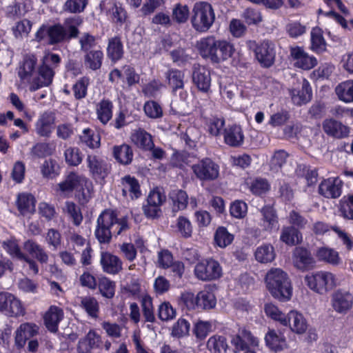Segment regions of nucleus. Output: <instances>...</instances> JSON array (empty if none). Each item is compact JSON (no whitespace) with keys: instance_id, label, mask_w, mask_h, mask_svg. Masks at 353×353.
I'll return each mask as SVG.
<instances>
[{"instance_id":"f257e3e1","label":"nucleus","mask_w":353,"mask_h":353,"mask_svg":"<svg viewBox=\"0 0 353 353\" xmlns=\"http://www.w3.org/2000/svg\"><path fill=\"white\" fill-rule=\"evenodd\" d=\"M128 228L126 217L119 219L113 210H105L97 218L94 236L100 243H109L113 235H119Z\"/></svg>"},{"instance_id":"f03ea898","label":"nucleus","mask_w":353,"mask_h":353,"mask_svg":"<svg viewBox=\"0 0 353 353\" xmlns=\"http://www.w3.org/2000/svg\"><path fill=\"white\" fill-rule=\"evenodd\" d=\"M55 191L62 197H69L75 191V196L80 203L84 204L92 197L93 186L85 176L72 172L64 181L57 184Z\"/></svg>"},{"instance_id":"7ed1b4c3","label":"nucleus","mask_w":353,"mask_h":353,"mask_svg":"<svg viewBox=\"0 0 353 353\" xmlns=\"http://www.w3.org/2000/svg\"><path fill=\"white\" fill-rule=\"evenodd\" d=\"M266 286L272 296L281 301L292 296V287L287 274L280 268H272L265 277Z\"/></svg>"},{"instance_id":"20e7f679","label":"nucleus","mask_w":353,"mask_h":353,"mask_svg":"<svg viewBox=\"0 0 353 353\" xmlns=\"http://www.w3.org/2000/svg\"><path fill=\"white\" fill-rule=\"evenodd\" d=\"M192 13V26L199 32H207L215 21L214 10L212 5L207 1L196 2Z\"/></svg>"},{"instance_id":"39448f33","label":"nucleus","mask_w":353,"mask_h":353,"mask_svg":"<svg viewBox=\"0 0 353 353\" xmlns=\"http://www.w3.org/2000/svg\"><path fill=\"white\" fill-rule=\"evenodd\" d=\"M307 285L312 290L323 294L336 285L335 276L330 272L320 271L305 277Z\"/></svg>"},{"instance_id":"423d86ee","label":"nucleus","mask_w":353,"mask_h":353,"mask_svg":"<svg viewBox=\"0 0 353 353\" xmlns=\"http://www.w3.org/2000/svg\"><path fill=\"white\" fill-rule=\"evenodd\" d=\"M192 170L201 181H212L219 176V165L210 158L205 157L192 165Z\"/></svg>"},{"instance_id":"0eeeda50","label":"nucleus","mask_w":353,"mask_h":353,"mask_svg":"<svg viewBox=\"0 0 353 353\" xmlns=\"http://www.w3.org/2000/svg\"><path fill=\"white\" fill-rule=\"evenodd\" d=\"M222 274L219 263L213 259L197 263L194 268L196 277L201 281H211L219 279Z\"/></svg>"},{"instance_id":"6e6552de","label":"nucleus","mask_w":353,"mask_h":353,"mask_svg":"<svg viewBox=\"0 0 353 353\" xmlns=\"http://www.w3.org/2000/svg\"><path fill=\"white\" fill-rule=\"evenodd\" d=\"M255 47V57L260 64L264 68H269L273 65L275 60L276 52L274 44L270 41H263L256 45L251 43Z\"/></svg>"},{"instance_id":"1a4fd4ad","label":"nucleus","mask_w":353,"mask_h":353,"mask_svg":"<svg viewBox=\"0 0 353 353\" xmlns=\"http://www.w3.org/2000/svg\"><path fill=\"white\" fill-rule=\"evenodd\" d=\"M54 75V72L52 68L45 63L42 64L30 82V90L35 91L41 88L50 85Z\"/></svg>"},{"instance_id":"9d476101","label":"nucleus","mask_w":353,"mask_h":353,"mask_svg":"<svg viewBox=\"0 0 353 353\" xmlns=\"http://www.w3.org/2000/svg\"><path fill=\"white\" fill-rule=\"evenodd\" d=\"M165 77L169 87L172 90V93L176 95L179 92L180 97L185 99L186 92L183 90L185 83L184 73L179 70L170 69L165 73Z\"/></svg>"},{"instance_id":"9b49d317","label":"nucleus","mask_w":353,"mask_h":353,"mask_svg":"<svg viewBox=\"0 0 353 353\" xmlns=\"http://www.w3.org/2000/svg\"><path fill=\"white\" fill-rule=\"evenodd\" d=\"M331 303L334 311L345 314L352 306L353 296L348 292L339 290L332 295Z\"/></svg>"},{"instance_id":"f8f14e48","label":"nucleus","mask_w":353,"mask_h":353,"mask_svg":"<svg viewBox=\"0 0 353 353\" xmlns=\"http://www.w3.org/2000/svg\"><path fill=\"white\" fill-rule=\"evenodd\" d=\"M290 55L295 61V67L303 70H310L317 64L316 59L314 57L309 56L301 47H291Z\"/></svg>"},{"instance_id":"ddd939ff","label":"nucleus","mask_w":353,"mask_h":353,"mask_svg":"<svg viewBox=\"0 0 353 353\" xmlns=\"http://www.w3.org/2000/svg\"><path fill=\"white\" fill-rule=\"evenodd\" d=\"M86 162L90 172L94 179H104L110 171V166L95 155H88Z\"/></svg>"},{"instance_id":"4468645a","label":"nucleus","mask_w":353,"mask_h":353,"mask_svg":"<svg viewBox=\"0 0 353 353\" xmlns=\"http://www.w3.org/2000/svg\"><path fill=\"white\" fill-rule=\"evenodd\" d=\"M192 81L199 90L208 92L211 85L210 71L205 66L194 65Z\"/></svg>"},{"instance_id":"2eb2a0df","label":"nucleus","mask_w":353,"mask_h":353,"mask_svg":"<svg viewBox=\"0 0 353 353\" xmlns=\"http://www.w3.org/2000/svg\"><path fill=\"white\" fill-rule=\"evenodd\" d=\"M343 182L339 177L323 180L319 185V193L326 198L336 199L341 196Z\"/></svg>"},{"instance_id":"dca6fc26","label":"nucleus","mask_w":353,"mask_h":353,"mask_svg":"<svg viewBox=\"0 0 353 353\" xmlns=\"http://www.w3.org/2000/svg\"><path fill=\"white\" fill-rule=\"evenodd\" d=\"M323 129L327 135L337 139L347 137L350 132L349 127L334 119L324 120L323 122Z\"/></svg>"},{"instance_id":"f3484780","label":"nucleus","mask_w":353,"mask_h":353,"mask_svg":"<svg viewBox=\"0 0 353 353\" xmlns=\"http://www.w3.org/2000/svg\"><path fill=\"white\" fill-rule=\"evenodd\" d=\"M292 262L295 268L302 271L313 267L314 264L310 252L302 247H297L294 250Z\"/></svg>"},{"instance_id":"a211bd4d","label":"nucleus","mask_w":353,"mask_h":353,"mask_svg":"<svg viewBox=\"0 0 353 353\" xmlns=\"http://www.w3.org/2000/svg\"><path fill=\"white\" fill-rule=\"evenodd\" d=\"M38 326L34 323H22L15 331V345L18 348L23 347L28 340L38 334Z\"/></svg>"},{"instance_id":"6ab92c4d","label":"nucleus","mask_w":353,"mask_h":353,"mask_svg":"<svg viewBox=\"0 0 353 353\" xmlns=\"http://www.w3.org/2000/svg\"><path fill=\"white\" fill-rule=\"evenodd\" d=\"M286 324L284 326H289L290 330L298 334H302L307 329L306 319L302 314L297 311L292 310L285 316Z\"/></svg>"},{"instance_id":"aec40b11","label":"nucleus","mask_w":353,"mask_h":353,"mask_svg":"<svg viewBox=\"0 0 353 353\" xmlns=\"http://www.w3.org/2000/svg\"><path fill=\"white\" fill-rule=\"evenodd\" d=\"M55 121L54 114L52 112H44L35 123V131L38 135L49 137L52 132Z\"/></svg>"},{"instance_id":"412c9836","label":"nucleus","mask_w":353,"mask_h":353,"mask_svg":"<svg viewBox=\"0 0 353 353\" xmlns=\"http://www.w3.org/2000/svg\"><path fill=\"white\" fill-rule=\"evenodd\" d=\"M232 344L239 351L259 346V341L250 331L243 330L232 340Z\"/></svg>"},{"instance_id":"4be33fe9","label":"nucleus","mask_w":353,"mask_h":353,"mask_svg":"<svg viewBox=\"0 0 353 353\" xmlns=\"http://www.w3.org/2000/svg\"><path fill=\"white\" fill-rule=\"evenodd\" d=\"M101 264L105 272L111 274H118L122 270V261L116 255L110 252H103Z\"/></svg>"},{"instance_id":"5701e85b","label":"nucleus","mask_w":353,"mask_h":353,"mask_svg":"<svg viewBox=\"0 0 353 353\" xmlns=\"http://www.w3.org/2000/svg\"><path fill=\"white\" fill-rule=\"evenodd\" d=\"M37 59L34 55H27L19 68L18 75L22 80L29 83L37 72Z\"/></svg>"},{"instance_id":"b1692460","label":"nucleus","mask_w":353,"mask_h":353,"mask_svg":"<svg viewBox=\"0 0 353 353\" xmlns=\"http://www.w3.org/2000/svg\"><path fill=\"white\" fill-rule=\"evenodd\" d=\"M23 248L24 250L30 256L34 257L41 263H47L49 256L44 248L38 244L36 241L28 239L23 242Z\"/></svg>"},{"instance_id":"393cba45","label":"nucleus","mask_w":353,"mask_h":353,"mask_svg":"<svg viewBox=\"0 0 353 353\" xmlns=\"http://www.w3.org/2000/svg\"><path fill=\"white\" fill-rule=\"evenodd\" d=\"M216 40L214 36H208L197 41L196 45L200 54L203 58L210 59L212 62L216 52Z\"/></svg>"},{"instance_id":"a878e982","label":"nucleus","mask_w":353,"mask_h":353,"mask_svg":"<svg viewBox=\"0 0 353 353\" xmlns=\"http://www.w3.org/2000/svg\"><path fill=\"white\" fill-rule=\"evenodd\" d=\"M122 194L125 197L129 196L131 199L139 198L141 193L138 181L130 175L121 179Z\"/></svg>"},{"instance_id":"bb28decb","label":"nucleus","mask_w":353,"mask_h":353,"mask_svg":"<svg viewBox=\"0 0 353 353\" xmlns=\"http://www.w3.org/2000/svg\"><path fill=\"white\" fill-rule=\"evenodd\" d=\"M101 10L108 12L113 22L123 24L127 18V13L124 8L117 2L112 1L109 8L107 7L105 1H102L100 3Z\"/></svg>"},{"instance_id":"cd10ccee","label":"nucleus","mask_w":353,"mask_h":353,"mask_svg":"<svg viewBox=\"0 0 353 353\" xmlns=\"http://www.w3.org/2000/svg\"><path fill=\"white\" fill-rule=\"evenodd\" d=\"M260 225L264 230L272 231L277 226L278 218L276 211L272 206H264L261 210Z\"/></svg>"},{"instance_id":"c85d7f7f","label":"nucleus","mask_w":353,"mask_h":353,"mask_svg":"<svg viewBox=\"0 0 353 353\" xmlns=\"http://www.w3.org/2000/svg\"><path fill=\"white\" fill-rule=\"evenodd\" d=\"M292 100L295 105H301L310 101L312 91L307 81L304 79L302 83L301 90L292 88L289 90Z\"/></svg>"},{"instance_id":"c756f323","label":"nucleus","mask_w":353,"mask_h":353,"mask_svg":"<svg viewBox=\"0 0 353 353\" xmlns=\"http://www.w3.org/2000/svg\"><path fill=\"white\" fill-rule=\"evenodd\" d=\"M61 211L74 225L79 226L82 223L83 217L81 210L73 201H65L61 208Z\"/></svg>"},{"instance_id":"7c9ffc66","label":"nucleus","mask_w":353,"mask_h":353,"mask_svg":"<svg viewBox=\"0 0 353 353\" xmlns=\"http://www.w3.org/2000/svg\"><path fill=\"white\" fill-rule=\"evenodd\" d=\"M132 142L145 150H151L154 146L152 136L143 129L134 130L130 136Z\"/></svg>"},{"instance_id":"2f4dec72","label":"nucleus","mask_w":353,"mask_h":353,"mask_svg":"<svg viewBox=\"0 0 353 353\" xmlns=\"http://www.w3.org/2000/svg\"><path fill=\"white\" fill-rule=\"evenodd\" d=\"M63 316V310L56 306H51L44 316L45 325L48 330L56 332L58 324Z\"/></svg>"},{"instance_id":"473e14b6","label":"nucleus","mask_w":353,"mask_h":353,"mask_svg":"<svg viewBox=\"0 0 353 353\" xmlns=\"http://www.w3.org/2000/svg\"><path fill=\"white\" fill-rule=\"evenodd\" d=\"M244 136L239 125H234L224 131V141L232 147H239L243 143Z\"/></svg>"},{"instance_id":"72a5a7b5","label":"nucleus","mask_w":353,"mask_h":353,"mask_svg":"<svg viewBox=\"0 0 353 353\" xmlns=\"http://www.w3.org/2000/svg\"><path fill=\"white\" fill-rule=\"evenodd\" d=\"M266 345L274 352H279L287 347V343L283 334L274 330H270L265 336Z\"/></svg>"},{"instance_id":"f704fd0d","label":"nucleus","mask_w":353,"mask_h":353,"mask_svg":"<svg viewBox=\"0 0 353 353\" xmlns=\"http://www.w3.org/2000/svg\"><path fill=\"white\" fill-rule=\"evenodd\" d=\"M280 240L288 245H295L302 241L301 232L294 226L283 227L281 232Z\"/></svg>"},{"instance_id":"c9c22d12","label":"nucleus","mask_w":353,"mask_h":353,"mask_svg":"<svg viewBox=\"0 0 353 353\" xmlns=\"http://www.w3.org/2000/svg\"><path fill=\"white\" fill-rule=\"evenodd\" d=\"M234 52L233 46L225 40H216L214 62L219 63L231 57Z\"/></svg>"},{"instance_id":"e433bc0d","label":"nucleus","mask_w":353,"mask_h":353,"mask_svg":"<svg viewBox=\"0 0 353 353\" xmlns=\"http://www.w3.org/2000/svg\"><path fill=\"white\" fill-rule=\"evenodd\" d=\"M335 93L340 101L345 103L353 102V80H347L338 84Z\"/></svg>"},{"instance_id":"4c0bfd02","label":"nucleus","mask_w":353,"mask_h":353,"mask_svg":"<svg viewBox=\"0 0 353 353\" xmlns=\"http://www.w3.org/2000/svg\"><path fill=\"white\" fill-rule=\"evenodd\" d=\"M113 155L116 160L123 165L130 164L133 158L131 147L127 144L115 145L113 148Z\"/></svg>"},{"instance_id":"58836bf2","label":"nucleus","mask_w":353,"mask_h":353,"mask_svg":"<svg viewBox=\"0 0 353 353\" xmlns=\"http://www.w3.org/2000/svg\"><path fill=\"white\" fill-rule=\"evenodd\" d=\"M82 22L81 18L77 16L67 18L64 20L63 23L61 25L66 34L67 41L78 37L79 34L78 27L81 25Z\"/></svg>"},{"instance_id":"ea45409f","label":"nucleus","mask_w":353,"mask_h":353,"mask_svg":"<svg viewBox=\"0 0 353 353\" xmlns=\"http://www.w3.org/2000/svg\"><path fill=\"white\" fill-rule=\"evenodd\" d=\"M107 53L108 57L113 62H116L122 58L123 54V44L119 37H114L109 39Z\"/></svg>"},{"instance_id":"a19ab883","label":"nucleus","mask_w":353,"mask_h":353,"mask_svg":"<svg viewBox=\"0 0 353 353\" xmlns=\"http://www.w3.org/2000/svg\"><path fill=\"white\" fill-rule=\"evenodd\" d=\"M255 259L261 263L272 262L275 259L274 247L270 244H263L258 247L254 252Z\"/></svg>"},{"instance_id":"79ce46f5","label":"nucleus","mask_w":353,"mask_h":353,"mask_svg":"<svg viewBox=\"0 0 353 353\" xmlns=\"http://www.w3.org/2000/svg\"><path fill=\"white\" fill-rule=\"evenodd\" d=\"M103 54L101 50H90L84 56L85 68L92 70H98L102 65Z\"/></svg>"},{"instance_id":"37998d69","label":"nucleus","mask_w":353,"mask_h":353,"mask_svg":"<svg viewBox=\"0 0 353 353\" xmlns=\"http://www.w3.org/2000/svg\"><path fill=\"white\" fill-rule=\"evenodd\" d=\"M311 49L317 53L326 50V42L323 36V30L319 27H314L311 31Z\"/></svg>"},{"instance_id":"c03bdc74","label":"nucleus","mask_w":353,"mask_h":353,"mask_svg":"<svg viewBox=\"0 0 353 353\" xmlns=\"http://www.w3.org/2000/svg\"><path fill=\"white\" fill-rule=\"evenodd\" d=\"M316 256L320 261H323L334 265L341 263V258L337 251L332 248L322 247L316 252Z\"/></svg>"},{"instance_id":"a18cd8bd","label":"nucleus","mask_w":353,"mask_h":353,"mask_svg":"<svg viewBox=\"0 0 353 353\" xmlns=\"http://www.w3.org/2000/svg\"><path fill=\"white\" fill-rule=\"evenodd\" d=\"M18 209L23 215L35 211V200L32 195L22 194L18 196Z\"/></svg>"},{"instance_id":"49530a36","label":"nucleus","mask_w":353,"mask_h":353,"mask_svg":"<svg viewBox=\"0 0 353 353\" xmlns=\"http://www.w3.org/2000/svg\"><path fill=\"white\" fill-rule=\"evenodd\" d=\"M207 347L212 353H225L228 345L225 337L215 335L208 339Z\"/></svg>"},{"instance_id":"de8ad7c7","label":"nucleus","mask_w":353,"mask_h":353,"mask_svg":"<svg viewBox=\"0 0 353 353\" xmlns=\"http://www.w3.org/2000/svg\"><path fill=\"white\" fill-rule=\"evenodd\" d=\"M66 34L60 23L48 26V43L51 45L67 41Z\"/></svg>"},{"instance_id":"09e8293b","label":"nucleus","mask_w":353,"mask_h":353,"mask_svg":"<svg viewBox=\"0 0 353 353\" xmlns=\"http://www.w3.org/2000/svg\"><path fill=\"white\" fill-rule=\"evenodd\" d=\"M8 297V305L4 312L11 316H23L25 314V309L21 302L12 294H10Z\"/></svg>"},{"instance_id":"8fccbe9b","label":"nucleus","mask_w":353,"mask_h":353,"mask_svg":"<svg viewBox=\"0 0 353 353\" xmlns=\"http://www.w3.org/2000/svg\"><path fill=\"white\" fill-rule=\"evenodd\" d=\"M99 339L96 333L90 331L85 337L79 341L77 350L79 353H88L92 349L97 346Z\"/></svg>"},{"instance_id":"3c124183","label":"nucleus","mask_w":353,"mask_h":353,"mask_svg":"<svg viewBox=\"0 0 353 353\" xmlns=\"http://www.w3.org/2000/svg\"><path fill=\"white\" fill-rule=\"evenodd\" d=\"M112 103L109 100H102L98 105L97 112L99 121L106 124L112 117Z\"/></svg>"},{"instance_id":"603ef678","label":"nucleus","mask_w":353,"mask_h":353,"mask_svg":"<svg viewBox=\"0 0 353 353\" xmlns=\"http://www.w3.org/2000/svg\"><path fill=\"white\" fill-rule=\"evenodd\" d=\"M80 306L85 310L90 316L92 318H97L98 316L99 305L95 298L92 296L82 297Z\"/></svg>"},{"instance_id":"864d4df0","label":"nucleus","mask_w":353,"mask_h":353,"mask_svg":"<svg viewBox=\"0 0 353 353\" xmlns=\"http://www.w3.org/2000/svg\"><path fill=\"white\" fill-rule=\"evenodd\" d=\"M170 198L173 203V210H184L188 205V196L183 190H174L171 193Z\"/></svg>"},{"instance_id":"5fc2aeb1","label":"nucleus","mask_w":353,"mask_h":353,"mask_svg":"<svg viewBox=\"0 0 353 353\" xmlns=\"http://www.w3.org/2000/svg\"><path fill=\"white\" fill-rule=\"evenodd\" d=\"M2 248L12 257L20 260L25 254L15 239H8L2 242Z\"/></svg>"},{"instance_id":"6e6d98bb","label":"nucleus","mask_w":353,"mask_h":353,"mask_svg":"<svg viewBox=\"0 0 353 353\" xmlns=\"http://www.w3.org/2000/svg\"><path fill=\"white\" fill-rule=\"evenodd\" d=\"M176 228L177 233L183 238L188 239L192 236V225L190 220L183 216L176 219Z\"/></svg>"},{"instance_id":"4d7b16f0","label":"nucleus","mask_w":353,"mask_h":353,"mask_svg":"<svg viewBox=\"0 0 353 353\" xmlns=\"http://www.w3.org/2000/svg\"><path fill=\"white\" fill-rule=\"evenodd\" d=\"M198 307L203 309H211L216 305V298L212 292L201 291L197 294Z\"/></svg>"},{"instance_id":"13d9d810","label":"nucleus","mask_w":353,"mask_h":353,"mask_svg":"<svg viewBox=\"0 0 353 353\" xmlns=\"http://www.w3.org/2000/svg\"><path fill=\"white\" fill-rule=\"evenodd\" d=\"M190 16V10L187 5L176 3L172 12V19L178 23H185Z\"/></svg>"},{"instance_id":"bf43d9fd","label":"nucleus","mask_w":353,"mask_h":353,"mask_svg":"<svg viewBox=\"0 0 353 353\" xmlns=\"http://www.w3.org/2000/svg\"><path fill=\"white\" fill-rule=\"evenodd\" d=\"M234 236L224 227L217 228L214 234V241L220 248H225L232 243Z\"/></svg>"},{"instance_id":"052dcab7","label":"nucleus","mask_w":353,"mask_h":353,"mask_svg":"<svg viewBox=\"0 0 353 353\" xmlns=\"http://www.w3.org/2000/svg\"><path fill=\"white\" fill-rule=\"evenodd\" d=\"M79 139L81 141L90 148H97L99 147L100 139L98 134H95L90 129L83 130Z\"/></svg>"},{"instance_id":"680f3d73","label":"nucleus","mask_w":353,"mask_h":353,"mask_svg":"<svg viewBox=\"0 0 353 353\" xmlns=\"http://www.w3.org/2000/svg\"><path fill=\"white\" fill-rule=\"evenodd\" d=\"M265 314L272 319L279 321L281 325H285V316L277 306L272 303H266L264 306Z\"/></svg>"},{"instance_id":"e2e57ef3","label":"nucleus","mask_w":353,"mask_h":353,"mask_svg":"<svg viewBox=\"0 0 353 353\" xmlns=\"http://www.w3.org/2000/svg\"><path fill=\"white\" fill-rule=\"evenodd\" d=\"M41 171L44 177L53 179L59 174V166L54 160H46L41 165Z\"/></svg>"},{"instance_id":"0e129e2a","label":"nucleus","mask_w":353,"mask_h":353,"mask_svg":"<svg viewBox=\"0 0 353 353\" xmlns=\"http://www.w3.org/2000/svg\"><path fill=\"white\" fill-rule=\"evenodd\" d=\"M141 307L145 321L153 323L155 321V316L151 297L144 296L141 299Z\"/></svg>"},{"instance_id":"69168bd1","label":"nucleus","mask_w":353,"mask_h":353,"mask_svg":"<svg viewBox=\"0 0 353 353\" xmlns=\"http://www.w3.org/2000/svg\"><path fill=\"white\" fill-rule=\"evenodd\" d=\"M242 17L248 25H256L263 20L261 12L251 8L245 10L242 14Z\"/></svg>"},{"instance_id":"338daca9","label":"nucleus","mask_w":353,"mask_h":353,"mask_svg":"<svg viewBox=\"0 0 353 353\" xmlns=\"http://www.w3.org/2000/svg\"><path fill=\"white\" fill-rule=\"evenodd\" d=\"M114 283L110 279L103 277L99 280V289L103 296L108 299L113 297L114 295Z\"/></svg>"},{"instance_id":"774afa93","label":"nucleus","mask_w":353,"mask_h":353,"mask_svg":"<svg viewBox=\"0 0 353 353\" xmlns=\"http://www.w3.org/2000/svg\"><path fill=\"white\" fill-rule=\"evenodd\" d=\"M64 155L65 161L70 165H78L82 161L81 152L77 148H69L66 149Z\"/></svg>"}]
</instances>
